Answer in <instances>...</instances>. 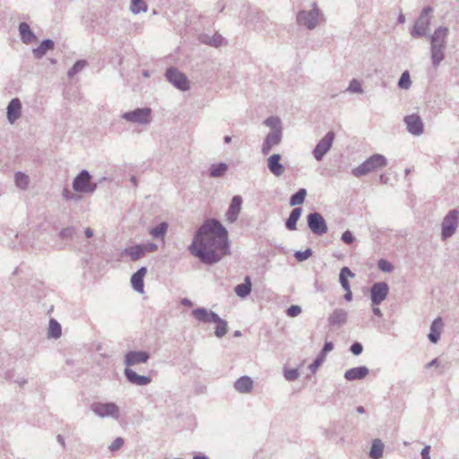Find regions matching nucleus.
<instances>
[{"instance_id":"38","label":"nucleus","mask_w":459,"mask_h":459,"mask_svg":"<svg viewBox=\"0 0 459 459\" xmlns=\"http://www.w3.org/2000/svg\"><path fill=\"white\" fill-rule=\"evenodd\" d=\"M129 9L134 14H138L140 13H146L148 5L143 0H131Z\"/></svg>"},{"instance_id":"3","label":"nucleus","mask_w":459,"mask_h":459,"mask_svg":"<svg viewBox=\"0 0 459 459\" xmlns=\"http://www.w3.org/2000/svg\"><path fill=\"white\" fill-rule=\"evenodd\" d=\"M324 20V14L316 2L311 4L309 10H300L296 15V23L309 30H315Z\"/></svg>"},{"instance_id":"10","label":"nucleus","mask_w":459,"mask_h":459,"mask_svg":"<svg viewBox=\"0 0 459 459\" xmlns=\"http://www.w3.org/2000/svg\"><path fill=\"white\" fill-rule=\"evenodd\" d=\"M167 80L178 90L186 91L190 89L189 80L185 74L175 67L167 69L165 73Z\"/></svg>"},{"instance_id":"11","label":"nucleus","mask_w":459,"mask_h":459,"mask_svg":"<svg viewBox=\"0 0 459 459\" xmlns=\"http://www.w3.org/2000/svg\"><path fill=\"white\" fill-rule=\"evenodd\" d=\"M307 227L316 235L322 236L327 232V224L322 214L311 212L307 216Z\"/></svg>"},{"instance_id":"13","label":"nucleus","mask_w":459,"mask_h":459,"mask_svg":"<svg viewBox=\"0 0 459 459\" xmlns=\"http://www.w3.org/2000/svg\"><path fill=\"white\" fill-rule=\"evenodd\" d=\"M389 293V286L385 281H378L374 283L370 288V300L372 306H379Z\"/></svg>"},{"instance_id":"4","label":"nucleus","mask_w":459,"mask_h":459,"mask_svg":"<svg viewBox=\"0 0 459 459\" xmlns=\"http://www.w3.org/2000/svg\"><path fill=\"white\" fill-rule=\"evenodd\" d=\"M387 166V159L379 153H376L368 158L359 166L351 169V174L356 178L366 176L371 172L377 171Z\"/></svg>"},{"instance_id":"64","label":"nucleus","mask_w":459,"mask_h":459,"mask_svg":"<svg viewBox=\"0 0 459 459\" xmlns=\"http://www.w3.org/2000/svg\"><path fill=\"white\" fill-rule=\"evenodd\" d=\"M193 459H210V458L208 456H206L205 455L198 453L194 455Z\"/></svg>"},{"instance_id":"50","label":"nucleus","mask_w":459,"mask_h":459,"mask_svg":"<svg viewBox=\"0 0 459 459\" xmlns=\"http://www.w3.org/2000/svg\"><path fill=\"white\" fill-rule=\"evenodd\" d=\"M325 357L322 354H319L316 359L314 360L312 364L309 365V368L312 372H316V369L323 364L325 361Z\"/></svg>"},{"instance_id":"8","label":"nucleus","mask_w":459,"mask_h":459,"mask_svg":"<svg viewBox=\"0 0 459 459\" xmlns=\"http://www.w3.org/2000/svg\"><path fill=\"white\" fill-rule=\"evenodd\" d=\"M432 11L430 6H426L422 9L411 32L413 38H420L427 35L431 22Z\"/></svg>"},{"instance_id":"36","label":"nucleus","mask_w":459,"mask_h":459,"mask_svg":"<svg viewBox=\"0 0 459 459\" xmlns=\"http://www.w3.org/2000/svg\"><path fill=\"white\" fill-rule=\"evenodd\" d=\"M229 166L224 162L212 164L209 169V175L212 178L222 177L228 170Z\"/></svg>"},{"instance_id":"40","label":"nucleus","mask_w":459,"mask_h":459,"mask_svg":"<svg viewBox=\"0 0 459 459\" xmlns=\"http://www.w3.org/2000/svg\"><path fill=\"white\" fill-rule=\"evenodd\" d=\"M307 195V190L300 188L297 193L292 195L290 199V204L291 206L300 205L304 203Z\"/></svg>"},{"instance_id":"27","label":"nucleus","mask_w":459,"mask_h":459,"mask_svg":"<svg viewBox=\"0 0 459 459\" xmlns=\"http://www.w3.org/2000/svg\"><path fill=\"white\" fill-rule=\"evenodd\" d=\"M21 39L24 44H30L36 40V36L27 22L19 24Z\"/></svg>"},{"instance_id":"14","label":"nucleus","mask_w":459,"mask_h":459,"mask_svg":"<svg viewBox=\"0 0 459 459\" xmlns=\"http://www.w3.org/2000/svg\"><path fill=\"white\" fill-rule=\"evenodd\" d=\"M406 130L414 136H420L424 132V124L420 117L417 114H411L403 117Z\"/></svg>"},{"instance_id":"18","label":"nucleus","mask_w":459,"mask_h":459,"mask_svg":"<svg viewBox=\"0 0 459 459\" xmlns=\"http://www.w3.org/2000/svg\"><path fill=\"white\" fill-rule=\"evenodd\" d=\"M243 199L240 195H235L231 199L228 211L226 212V221L229 223L235 222L241 212Z\"/></svg>"},{"instance_id":"1","label":"nucleus","mask_w":459,"mask_h":459,"mask_svg":"<svg viewBox=\"0 0 459 459\" xmlns=\"http://www.w3.org/2000/svg\"><path fill=\"white\" fill-rule=\"evenodd\" d=\"M228 231L216 220L204 222L189 246L190 253L208 264L219 262L228 253Z\"/></svg>"},{"instance_id":"47","label":"nucleus","mask_w":459,"mask_h":459,"mask_svg":"<svg viewBox=\"0 0 459 459\" xmlns=\"http://www.w3.org/2000/svg\"><path fill=\"white\" fill-rule=\"evenodd\" d=\"M311 255H312V250L310 248H307L304 251H297L294 254L295 258L299 262L308 259Z\"/></svg>"},{"instance_id":"53","label":"nucleus","mask_w":459,"mask_h":459,"mask_svg":"<svg viewBox=\"0 0 459 459\" xmlns=\"http://www.w3.org/2000/svg\"><path fill=\"white\" fill-rule=\"evenodd\" d=\"M74 233V229L73 227H69V228L63 229L60 231L59 236L62 238H69L73 237Z\"/></svg>"},{"instance_id":"29","label":"nucleus","mask_w":459,"mask_h":459,"mask_svg":"<svg viewBox=\"0 0 459 459\" xmlns=\"http://www.w3.org/2000/svg\"><path fill=\"white\" fill-rule=\"evenodd\" d=\"M263 125L270 128V132L283 133L282 122L277 116L268 117L264 120Z\"/></svg>"},{"instance_id":"49","label":"nucleus","mask_w":459,"mask_h":459,"mask_svg":"<svg viewBox=\"0 0 459 459\" xmlns=\"http://www.w3.org/2000/svg\"><path fill=\"white\" fill-rule=\"evenodd\" d=\"M302 312L301 307L298 305H291L286 311L287 316L290 317H296Z\"/></svg>"},{"instance_id":"30","label":"nucleus","mask_w":459,"mask_h":459,"mask_svg":"<svg viewBox=\"0 0 459 459\" xmlns=\"http://www.w3.org/2000/svg\"><path fill=\"white\" fill-rule=\"evenodd\" d=\"M199 39L202 43L215 48L221 46L223 43V38L218 33H214L212 35L206 33L201 34Z\"/></svg>"},{"instance_id":"46","label":"nucleus","mask_w":459,"mask_h":459,"mask_svg":"<svg viewBox=\"0 0 459 459\" xmlns=\"http://www.w3.org/2000/svg\"><path fill=\"white\" fill-rule=\"evenodd\" d=\"M379 270L384 273H391L394 270V265L385 259H380L377 263Z\"/></svg>"},{"instance_id":"43","label":"nucleus","mask_w":459,"mask_h":459,"mask_svg":"<svg viewBox=\"0 0 459 459\" xmlns=\"http://www.w3.org/2000/svg\"><path fill=\"white\" fill-rule=\"evenodd\" d=\"M168 230V224L166 222H160L156 227L151 229L150 234L154 238H161L165 235Z\"/></svg>"},{"instance_id":"9","label":"nucleus","mask_w":459,"mask_h":459,"mask_svg":"<svg viewBox=\"0 0 459 459\" xmlns=\"http://www.w3.org/2000/svg\"><path fill=\"white\" fill-rule=\"evenodd\" d=\"M152 110L151 108H138L132 111L123 113L121 117L130 123L146 126L152 121Z\"/></svg>"},{"instance_id":"7","label":"nucleus","mask_w":459,"mask_h":459,"mask_svg":"<svg viewBox=\"0 0 459 459\" xmlns=\"http://www.w3.org/2000/svg\"><path fill=\"white\" fill-rule=\"evenodd\" d=\"M459 225V210H450L443 218L441 223V238L446 240L451 238Z\"/></svg>"},{"instance_id":"25","label":"nucleus","mask_w":459,"mask_h":459,"mask_svg":"<svg viewBox=\"0 0 459 459\" xmlns=\"http://www.w3.org/2000/svg\"><path fill=\"white\" fill-rule=\"evenodd\" d=\"M146 273V267H141L131 277L132 287L138 293L142 294L144 291L143 278Z\"/></svg>"},{"instance_id":"41","label":"nucleus","mask_w":459,"mask_h":459,"mask_svg":"<svg viewBox=\"0 0 459 459\" xmlns=\"http://www.w3.org/2000/svg\"><path fill=\"white\" fill-rule=\"evenodd\" d=\"M214 324H216L215 336L218 338L223 337L229 330L227 321L220 317V320L216 321Z\"/></svg>"},{"instance_id":"6","label":"nucleus","mask_w":459,"mask_h":459,"mask_svg":"<svg viewBox=\"0 0 459 459\" xmlns=\"http://www.w3.org/2000/svg\"><path fill=\"white\" fill-rule=\"evenodd\" d=\"M98 184L91 181V175L82 169L73 180V189L77 193L92 194L96 191Z\"/></svg>"},{"instance_id":"45","label":"nucleus","mask_w":459,"mask_h":459,"mask_svg":"<svg viewBox=\"0 0 459 459\" xmlns=\"http://www.w3.org/2000/svg\"><path fill=\"white\" fill-rule=\"evenodd\" d=\"M346 91L351 93H358V94L363 93V88L361 86V83L357 79H352L350 82L349 86Z\"/></svg>"},{"instance_id":"34","label":"nucleus","mask_w":459,"mask_h":459,"mask_svg":"<svg viewBox=\"0 0 459 459\" xmlns=\"http://www.w3.org/2000/svg\"><path fill=\"white\" fill-rule=\"evenodd\" d=\"M383 452H384L383 442L378 438L374 439L372 442V445H371L370 451H369V457L371 459H380L383 456Z\"/></svg>"},{"instance_id":"48","label":"nucleus","mask_w":459,"mask_h":459,"mask_svg":"<svg viewBox=\"0 0 459 459\" xmlns=\"http://www.w3.org/2000/svg\"><path fill=\"white\" fill-rule=\"evenodd\" d=\"M299 377V373L298 369L292 368V369H287L284 371V377L288 381H295Z\"/></svg>"},{"instance_id":"52","label":"nucleus","mask_w":459,"mask_h":459,"mask_svg":"<svg viewBox=\"0 0 459 459\" xmlns=\"http://www.w3.org/2000/svg\"><path fill=\"white\" fill-rule=\"evenodd\" d=\"M341 239L345 244H351L354 241V236L351 230H347L342 234Z\"/></svg>"},{"instance_id":"62","label":"nucleus","mask_w":459,"mask_h":459,"mask_svg":"<svg viewBox=\"0 0 459 459\" xmlns=\"http://www.w3.org/2000/svg\"><path fill=\"white\" fill-rule=\"evenodd\" d=\"M352 299V293L351 291V288H349V290H346V293L344 294V299L346 301H351Z\"/></svg>"},{"instance_id":"60","label":"nucleus","mask_w":459,"mask_h":459,"mask_svg":"<svg viewBox=\"0 0 459 459\" xmlns=\"http://www.w3.org/2000/svg\"><path fill=\"white\" fill-rule=\"evenodd\" d=\"M438 365H439L438 359H434L426 365V368L437 367Z\"/></svg>"},{"instance_id":"32","label":"nucleus","mask_w":459,"mask_h":459,"mask_svg":"<svg viewBox=\"0 0 459 459\" xmlns=\"http://www.w3.org/2000/svg\"><path fill=\"white\" fill-rule=\"evenodd\" d=\"M251 290L252 283L249 276H246L244 282L238 284L234 289L235 293L241 299L247 298L250 294Z\"/></svg>"},{"instance_id":"20","label":"nucleus","mask_w":459,"mask_h":459,"mask_svg":"<svg viewBox=\"0 0 459 459\" xmlns=\"http://www.w3.org/2000/svg\"><path fill=\"white\" fill-rule=\"evenodd\" d=\"M124 375L129 383L138 386H145L152 382V378L150 377L138 375L129 368H125Z\"/></svg>"},{"instance_id":"55","label":"nucleus","mask_w":459,"mask_h":459,"mask_svg":"<svg viewBox=\"0 0 459 459\" xmlns=\"http://www.w3.org/2000/svg\"><path fill=\"white\" fill-rule=\"evenodd\" d=\"M351 351L355 355V356H358L359 354L362 353L363 351V347L361 345V343L356 342H353L350 348Z\"/></svg>"},{"instance_id":"42","label":"nucleus","mask_w":459,"mask_h":459,"mask_svg":"<svg viewBox=\"0 0 459 459\" xmlns=\"http://www.w3.org/2000/svg\"><path fill=\"white\" fill-rule=\"evenodd\" d=\"M88 62L86 60H78L74 63L72 68L67 72V75L69 78H73L75 74L82 72L85 67H87Z\"/></svg>"},{"instance_id":"56","label":"nucleus","mask_w":459,"mask_h":459,"mask_svg":"<svg viewBox=\"0 0 459 459\" xmlns=\"http://www.w3.org/2000/svg\"><path fill=\"white\" fill-rule=\"evenodd\" d=\"M333 342H325V344H324V347H323V349H322V351H321V352H320V354H322L323 356H325H325H326V354H327L328 352H330L331 351H333Z\"/></svg>"},{"instance_id":"5","label":"nucleus","mask_w":459,"mask_h":459,"mask_svg":"<svg viewBox=\"0 0 459 459\" xmlns=\"http://www.w3.org/2000/svg\"><path fill=\"white\" fill-rule=\"evenodd\" d=\"M90 409L100 419L110 418L117 420L121 416L119 406L113 402H93Z\"/></svg>"},{"instance_id":"26","label":"nucleus","mask_w":459,"mask_h":459,"mask_svg":"<svg viewBox=\"0 0 459 459\" xmlns=\"http://www.w3.org/2000/svg\"><path fill=\"white\" fill-rule=\"evenodd\" d=\"M368 373L369 370L366 366H359L346 370L344 378L348 381L361 380L364 379Z\"/></svg>"},{"instance_id":"59","label":"nucleus","mask_w":459,"mask_h":459,"mask_svg":"<svg viewBox=\"0 0 459 459\" xmlns=\"http://www.w3.org/2000/svg\"><path fill=\"white\" fill-rule=\"evenodd\" d=\"M180 303L185 306V307H193V302L187 299V298H184L181 299Z\"/></svg>"},{"instance_id":"12","label":"nucleus","mask_w":459,"mask_h":459,"mask_svg":"<svg viewBox=\"0 0 459 459\" xmlns=\"http://www.w3.org/2000/svg\"><path fill=\"white\" fill-rule=\"evenodd\" d=\"M335 134L333 132L329 131L317 143L312 153L317 161H321L324 156L332 148Z\"/></svg>"},{"instance_id":"28","label":"nucleus","mask_w":459,"mask_h":459,"mask_svg":"<svg viewBox=\"0 0 459 459\" xmlns=\"http://www.w3.org/2000/svg\"><path fill=\"white\" fill-rule=\"evenodd\" d=\"M121 257L129 256L131 261H137L143 256H144V253L142 247V245H135L133 247H126L121 251Z\"/></svg>"},{"instance_id":"16","label":"nucleus","mask_w":459,"mask_h":459,"mask_svg":"<svg viewBox=\"0 0 459 459\" xmlns=\"http://www.w3.org/2000/svg\"><path fill=\"white\" fill-rule=\"evenodd\" d=\"M192 315L195 319L203 324H214L216 321L220 320L219 315L205 307L195 308L192 311Z\"/></svg>"},{"instance_id":"2","label":"nucleus","mask_w":459,"mask_h":459,"mask_svg":"<svg viewBox=\"0 0 459 459\" xmlns=\"http://www.w3.org/2000/svg\"><path fill=\"white\" fill-rule=\"evenodd\" d=\"M449 33V28L441 25L429 35L430 60L435 69H437L446 58Z\"/></svg>"},{"instance_id":"57","label":"nucleus","mask_w":459,"mask_h":459,"mask_svg":"<svg viewBox=\"0 0 459 459\" xmlns=\"http://www.w3.org/2000/svg\"><path fill=\"white\" fill-rule=\"evenodd\" d=\"M429 453H430V446H425L420 452L421 458L430 457Z\"/></svg>"},{"instance_id":"23","label":"nucleus","mask_w":459,"mask_h":459,"mask_svg":"<svg viewBox=\"0 0 459 459\" xmlns=\"http://www.w3.org/2000/svg\"><path fill=\"white\" fill-rule=\"evenodd\" d=\"M348 313L342 308H335L328 316L331 326L341 327L347 322Z\"/></svg>"},{"instance_id":"17","label":"nucleus","mask_w":459,"mask_h":459,"mask_svg":"<svg viewBox=\"0 0 459 459\" xmlns=\"http://www.w3.org/2000/svg\"><path fill=\"white\" fill-rule=\"evenodd\" d=\"M283 133H273L269 132L262 143L261 152L263 155H267L272 151V149L277 145H279L282 141Z\"/></svg>"},{"instance_id":"61","label":"nucleus","mask_w":459,"mask_h":459,"mask_svg":"<svg viewBox=\"0 0 459 459\" xmlns=\"http://www.w3.org/2000/svg\"><path fill=\"white\" fill-rule=\"evenodd\" d=\"M62 195H63V197L65 199L73 198V195L70 193V191L68 189H64Z\"/></svg>"},{"instance_id":"21","label":"nucleus","mask_w":459,"mask_h":459,"mask_svg":"<svg viewBox=\"0 0 459 459\" xmlns=\"http://www.w3.org/2000/svg\"><path fill=\"white\" fill-rule=\"evenodd\" d=\"M281 156L278 153L273 154L267 159V167L270 172L275 177H281L285 171L284 166L281 163Z\"/></svg>"},{"instance_id":"22","label":"nucleus","mask_w":459,"mask_h":459,"mask_svg":"<svg viewBox=\"0 0 459 459\" xmlns=\"http://www.w3.org/2000/svg\"><path fill=\"white\" fill-rule=\"evenodd\" d=\"M444 325L443 319L440 316L432 321L429 328V333L428 334V338L430 342L437 343L439 341Z\"/></svg>"},{"instance_id":"19","label":"nucleus","mask_w":459,"mask_h":459,"mask_svg":"<svg viewBox=\"0 0 459 459\" xmlns=\"http://www.w3.org/2000/svg\"><path fill=\"white\" fill-rule=\"evenodd\" d=\"M22 102L18 98L11 100L6 108V118L13 125L22 116Z\"/></svg>"},{"instance_id":"54","label":"nucleus","mask_w":459,"mask_h":459,"mask_svg":"<svg viewBox=\"0 0 459 459\" xmlns=\"http://www.w3.org/2000/svg\"><path fill=\"white\" fill-rule=\"evenodd\" d=\"M144 255L150 252H155L158 249V246L155 243H144L141 244Z\"/></svg>"},{"instance_id":"44","label":"nucleus","mask_w":459,"mask_h":459,"mask_svg":"<svg viewBox=\"0 0 459 459\" xmlns=\"http://www.w3.org/2000/svg\"><path fill=\"white\" fill-rule=\"evenodd\" d=\"M411 85V76H410V74L408 71H404L399 81H398V86L401 88V89H403V90H408Z\"/></svg>"},{"instance_id":"31","label":"nucleus","mask_w":459,"mask_h":459,"mask_svg":"<svg viewBox=\"0 0 459 459\" xmlns=\"http://www.w3.org/2000/svg\"><path fill=\"white\" fill-rule=\"evenodd\" d=\"M54 46H55L54 41L47 39H44L38 48H33L32 53H33L35 58L40 59L46 55V53L48 50L53 49Z\"/></svg>"},{"instance_id":"33","label":"nucleus","mask_w":459,"mask_h":459,"mask_svg":"<svg viewBox=\"0 0 459 459\" xmlns=\"http://www.w3.org/2000/svg\"><path fill=\"white\" fill-rule=\"evenodd\" d=\"M301 212H302V208H300V207H296L291 211V212L285 223L286 228L289 230H295L297 229V221H299V219L301 215Z\"/></svg>"},{"instance_id":"51","label":"nucleus","mask_w":459,"mask_h":459,"mask_svg":"<svg viewBox=\"0 0 459 459\" xmlns=\"http://www.w3.org/2000/svg\"><path fill=\"white\" fill-rule=\"evenodd\" d=\"M124 445V439L122 437H117L108 446L109 451L116 452L119 450Z\"/></svg>"},{"instance_id":"15","label":"nucleus","mask_w":459,"mask_h":459,"mask_svg":"<svg viewBox=\"0 0 459 459\" xmlns=\"http://www.w3.org/2000/svg\"><path fill=\"white\" fill-rule=\"evenodd\" d=\"M150 359V354L144 351H130L125 354L124 364L126 368L145 364Z\"/></svg>"},{"instance_id":"37","label":"nucleus","mask_w":459,"mask_h":459,"mask_svg":"<svg viewBox=\"0 0 459 459\" xmlns=\"http://www.w3.org/2000/svg\"><path fill=\"white\" fill-rule=\"evenodd\" d=\"M62 334V327L61 325L54 318L49 320L48 328V337L58 339Z\"/></svg>"},{"instance_id":"24","label":"nucleus","mask_w":459,"mask_h":459,"mask_svg":"<svg viewBox=\"0 0 459 459\" xmlns=\"http://www.w3.org/2000/svg\"><path fill=\"white\" fill-rule=\"evenodd\" d=\"M234 388L240 394H250L254 388V381L248 376H242L234 382Z\"/></svg>"},{"instance_id":"35","label":"nucleus","mask_w":459,"mask_h":459,"mask_svg":"<svg viewBox=\"0 0 459 459\" xmlns=\"http://www.w3.org/2000/svg\"><path fill=\"white\" fill-rule=\"evenodd\" d=\"M30 182V177L27 174L22 171H18L14 174V184L19 189H28Z\"/></svg>"},{"instance_id":"39","label":"nucleus","mask_w":459,"mask_h":459,"mask_svg":"<svg viewBox=\"0 0 459 459\" xmlns=\"http://www.w3.org/2000/svg\"><path fill=\"white\" fill-rule=\"evenodd\" d=\"M354 277V273L348 268V267H342L340 272V282L342 287L344 289V290H349L350 283L347 280V277Z\"/></svg>"},{"instance_id":"58","label":"nucleus","mask_w":459,"mask_h":459,"mask_svg":"<svg viewBox=\"0 0 459 459\" xmlns=\"http://www.w3.org/2000/svg\"><path fill=\"white\" fill-rule=\"evenodd\" d=\"M372 312L375 316H378V317H382L383 316V314H382V311L380 310V308L378 307V306H373L372 307Z\"/></svg>"},{"instance_id":"63","label":"nucleus","mask_w":459,"mask_h":459,"mask_svg":"<svg viewBox=\"0 0 459 459\" xmlns=\"http://www.w3.org/2000/svg\"><path fill=\"white\" fill-rule=\"evenodd\" d=\"M84 233H85V237L88 238H90L93 236V230L91 228H86Z\"/></svg>"}]
</instances>
